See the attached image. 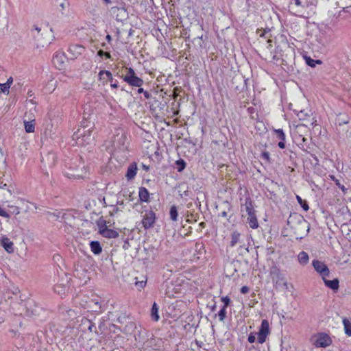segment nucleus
Segmentation results:
<instances>
[{"mask_svg": "<svg viewBox=\"0 0 351 351\" xmlns=\"http://www.w3.org/2000/svg\"><path fill=\"white\" fill-rule=\"evenodd\" d=\"M222 300L223 302H224L225 303V306H226L229 302H230V299L228 298V297H225V298H222Z\"/></svg>", "mask_w": 351, "mask_h": 351, "instance_id": "3c124183", "label": "nucleus"}, {"mask_svg": "<svg viewBox=\"0 0 351 351\" xmlns=\"http://www.w3.org/2000/svg\"><path fill=\"white\" fill-rule=\"evenodd\" d=\"M247 340L250 343H254L256 340L255 335L254 334L251 333L249 335Z\"/></svg>", "mask_w": 351, "mask_h": 351, "instance_id": "a18cd8bd", "label": "nucleus"}, {"mask_svg": "<svg viewBox=\"0 0 351 351\" xmlns=\"http://www.w3.org/2000/svg\"><path fill=\"white\" fill-rule=\"evenodd\" d=\"M343 324L344 327L345 333L351 337V322L347 318L343 319Z\"/></svg>", "mask_w": 351, "mask_h": 351, "instance_id": "bb28decb", "label": "nucleus"}, {"mask_svg": "<svg viewBox=\"0 0 351 351\" xmlns=\"http://www.w3.org/2000/svg\"><path fill=\"white\" fill-rule=\"evenodd\" d=\"M296 199H297L298 203L302 206L303 209L304 210L307 211L309 208L307 203L305 201H303L302 199L299 195L296 196Z\"/></svg>", "mask_w": 351, "mask_h": 351, "instance_id": "c9c22d12", "label": "nucleus"}, {"mask_svg": "<svg viewBox=\"0 0 351 351\" xmlns=\"http://www.w3.org/2000/svg\"><path fill=\"white\" fill-rule=\"evenodd\" d=\"M151 316L155 321H158L159 319L158 308L156 302L152 305Z\"/></svg>", "mask_w": 351, "mask_h": 351, "instance_id": "c85d7f7f", "label": "nucleus"}, {"mask_svg": "<svg viewBox=\"0 0 351 351\" xmlns=\"http://www.w3.org/2000/svg\"><path fill=\"white\" fill-rule=\"evenodd\" d=\"M59 6L60 7V12L62 14H64V11L68 8L69 3L67 0H60L58 2Z\"/></svg>", "mask_w": 351, "mask_h": 351, "instance_id": "7c9ffc66", "label": "nucleus"}, {"mask_svg": "<svg viewBox=\"0 0 351 351\" xmlns=\"http://www.w3.org/2000/svg\"><path fill=\"white\" fill-rule=\"evenodd\" d=\"M295 2V4L298 6H303L301 0H293Z\"/></svg>", "mask_w": 351, "mask_h": 351, "instance_id": "864d4df0", "label": "nucleus"}, {"mask_svg": "<svg viewBox=\"0 0 351 351\" xmlns=\"http://www.w3.org/2000/svg\"><path fill=\"white\" fill-rule=\"evenodd\" d=\"M170 219L173 221H178V213L176 206H172L169 210Z\"/></svg>", "mask_w": 351, "mask_h": 351, "instance_id": "cd10ccee", "label": "nucleus"}, {"mask_svg": "<svg viewBox=\"0 0 351 351\" xmlns=\"http://www.w3.org/2000/svg\"><path fill=\"white\" fill-rule=\"evenodd\" d=\"M278 47L276 48V53L271 57V60H278L280 59H282L283 55L278 53Z\"/></svg>", "mask_w": 351, "mask_h": 351, "instance_id": "79ce46f5", "label": "nucleus"}, {"mask_svg": "<svg viewBox=\"0 0 351 351\" xmlns=\"http://www.w3.org/2000/svg\"><path fill=\"white\" fill-rule=\"evenodd\" d=\"M240 234L237 232H234L231 234V241H230V246L234 247L237 243H241V238H240Z\"/></svg>", "mask_w": 351, "mask_h": 351, "instance_id": "b1692460", "label": "nucleus"}, {"mask_svg": "<svg viewBox=\"0 0 351 351\" xmlns=\"http://www.w3.org/2000/svg\"><path fill=\"white\" fill-rule=\"evenodd\" d=\"M106 3H111V0H103Z\"/></svg>", "mask_w": 351, "mask_h": 351, "instance_id": "e2e57ef3", "label": "nucleus"}, {"mask_svg": "<svg viewBox=\"0 0 351 351\" xmlns=\"http://www.w3.org/2000/svg\"><path fill=\"white\" fill-rule=\"evenodd\" d=\"M8 208H10V213L17 215L20 213V206L19 205H8Z\"/></svg>", "mask_w": 351, "mask_h": 351, "instance_id": "473e14b6", "label": "nucleus"}, {"mask_svg": "<svg viewBox=\"0 0 351 351\" xmlns=\"http://www.w3.org/2000/svg\"><path fill=\"white\" fill-rule=\"evenodd\" d=\"M136 171H137L136 165L134 163L130 165L128 169L127 173L125 176L127 177L128 180H131V179L134 178L136 174Z\"/></svg>", "mask_w": 351, "mask_h": 351, "instance_id": "aec40b11", "label": "nucleus"}, {"mask_svg": "<svg viewBox=\"0 0 351 351\" xmlns=\"http://www.w3.org/2000/svg\"><path fill=\"white\" fill-rule=\"evenodd\" d=\"M312 265L315 270L321 276L322 278L329 276L330 270L324 263L318 260H313Z\"/></svg>", "mask_w": 351, "mask_h": 351, "instance_id": "423d86ee", "label": "nucleus"}, {"mask_svg": "<svg viewBox=\"0 0 351 351\" xmlns=\"http://www.w3.org/2000/svg\"><path fill=\"white\" fill-rule=\"evenodd\" d=\"M60 289V287H59V286L56 285V286L55 287V288H54V290H55V291H56V292H57L58 294H60V295H61V294H62V293H64V290H62V289Z\"/></svg>", "mask_w": 351, "mask_h": 351, "instance_id": "49530a36", "label": "nucleus"}, {"mask_svg": "<svg viewBox=\"0 0 351 351\" xmlns=\"http://www.w3.org/2000/svg\"><path fill=\"white\" fill-rule=\"evenodd\" d=\"M298 260L300 265L304 266L308 264L309 256L306 252L302 251L298 255Z\"/></svg>", "mask_w": 351, "mask_h": 351, "instance_id": "6ab92c4d", "label": "nucleus"}, {"mask_svg": "<svg viewBox=\"0 0 351 351\" xmlns=\"http://www.w3.org/2000/svg\"><path fill=\"white\" fill-rule=\"evenodd\" d=\"M226 306H224L219 312L218 315L220 321H223L226 317Z\"/></svg>", "mask_w": 351, "mask_h": 351, "instance_id": "4c0bfd02", "label": "nucleus"}, {"mask_svg": "<svg viewBox=\"0 0 351 351\" xmlns=\"http://www.w3.org/2000/svg\"><path fill=\"white\" fill-rule=\"evenodd\" d=\"M302 114V112L301 111L300 113L298 114L300 117H301Z\"/></svg>", "mask_w": 351, "mask_h": 351, "instance_id": "338daca9", "label": "nucleus"}, {"mask_svg": "<svg viewBox=\"0 0 351 351\" xmlns=\"http://www.w3.org/2000/svg\"><path fill=\"white\" fill-rule=\"evenodd\" d=\"M177 165L178 167V171L179 172L182 171L186 167V163L183 160H178L177 161Z\"/></svg>", "mask_w": 351, "mask_h": 351, "instance_id": "58836bf2", "label": "nucleus"}, {"mask_svg": "<svg viewBox=\"0 0 351 351\" xmlns=\"http://www.w3.org/2000/svg\"><path fill=\"white\" fill-rule=\"evenodd\" d=\"M84 51V47L78 45H71L69 48V52L72 56V58H75L81 55Z\"/></svg>", "mask_w": 351, "mask_h": 351, "instance_id": "4468645a", "label": "nucleus"}, {"mask_svg": "<svg viewBox=\"0 0 351 351\" xmlns=\"http://www.w3.org/2000/svg\"><path fill=\"white\" fill-rule=\"evenodd\" d=\"M125 141L126 137L122 131L118 132L117 134L113 136L112 139L113 154H115L117 152L123 151L126 149L125 145Z\"/></svg>", "mask_w": 351, "mask_h": 351, "instance_id": "39448f33", "label": "nucleus"}, {"mask_svg": "<svg viewBox=\"0 0 351 351\" xmlns=\"http://www.w3.org/2000/svg\"><path fill=\"white\" fill-rule=\"evenodd\" d=\"M287 223L292 229L296 239H302L308 232V224L301 216H290Z\"/></svg>", "mask_w": 351, "mask_h": 351, "instance_id": "f03ea898", "label": "nucleus"}, {"mask_svg": "<svg viewBox=\"0 0 351 351\" xmlns=\"http://www.w3.org/2000/svg\"><path fill=\"white\" fill-rule=\"evenodd\" d=\"M143 95L146 99H149L150 97V94L147 91H145Z\"/></svg>", "mask_w": 351, "mask_h": 351, "instance_id": "6e6d98bb", "label": "nucleus"}, {"mask_svg": "<svg viewBox=\"0 0 351 351\" xmlns=\"http://www.w3.org/2000/svg\"><path fill=\"white\" fill-rule=\"evenodd\" d=\"M25 130L27 133H32L35 130V120L24 121Z\"/></svg>", "mask_w": 351, "mask_h": 351, "instance_id": "412c9836", "label": "nucleus"}, {"mask_svg": "<svg viewBox=\"0 0 351 351\" xmlns=\"http://www.w3.org/2000/svg\"><path fill=\"white\" fill-rule=\"evenodd\" d=\"M104 56L106 57V58H110V54L108 52H105Z\"/></svg>", "mask_w": 351, "mask_h": 351, "instance_id": "bf43d9fd", "label": "nucleus"}, {"mask_svg": "<svg viewBox=\"0 0 351 351\" xmlns=\"http://www.w3.org/2000/svg\"><path fill=\"white\" fill-rule=\"evenodd\" d=\"M271 276L272 278V280L274 282H275L276 285L283 283L284 285H287V282L284 277L282 276V274L280 273V270L276 268H272L271 270Z\"/></svg>", "mask_w": 351, "mask_h": 351, "instance_id": "f8f14e48", "label": "nucleus"}, {"mask_svg": "<svg viewBox=\"0 0 351 351\" xmlns=\"http://www.w3.org/2000/svg\"><path fill=\"white\" fill-rule=\"evenodd\" d=\"M330 180L335 182L336 185L343 192V193H346L347 191V189L342 184H341L339 180L335 178V176L330 175L329 176Z\"/></svg>", "mask_w": 351, "mask_h": 351, "instance_id": "c756f323", "label": "nucleus"}, {"mask_svg": "<svg viewBox=\"0 0 351 351\" xmlns=\"http://www.w3.org/2000/svg\"><path fill=\"white\" fill-rule=\"evenodd\" d=\"M325 285L331 289L332 290L336 291L339 289V280L337 278H335L332 280H328L326 277L322 278Z\"/></svg>", "mask_w": 351, "mask_h": 351, "instance_id": "dca6fc26", "label": "nucleus"}, {"mask_svg": "<svg viewBox=\"0 0 351 351\" xmlns=\"http://www.w3.org/2000/svg\"><path fill=\"white\" fill-rule=\"evenodd\" d=\"M149 197L147 189L144 187L140 188L139 189V197L141 201L147 202Z\"/></svg>", "mask_w": 351, "mask_h": 351, "instance_id": "a878e982", "label": "nucleus"}, {"mask_svg": "<svg viewBox=\"0 0 351 351\" xmlns=\"http://www.w3.org/2000/svg\"><path fill=\"white\" fill-rule=\"evenodd\" d=\"M247 212L248 213L247 221L249 226L252 228H256L258 226L257 219L252 211V209L250 206L246 207Z\"/></svg>", "mask_w": 351, "mask_h": 351, "instance_id": "ddd939ff", "label": "nucleus"}, {"mask_svg": "<svg viewBox=\"0 0 351 351\" xmlns=\"http://www.w3.org/2000/svg\"><path fill=\"white\" fill-rule=\"evenodd\" d=\"M66 62V58L62 53H57L53 58V63L59 70H62L65 67Z\"/></svg>", "mask_w": 351, "mask_h": 351, "instance_id": "9b49d317", "label": "nucleus"}, {"mask_svg": "<svg viewBox=\"0 0 351 351\" xmlns=\"http://www.w3.org/2000/svg\"><path fill=\"white\" fill-rule=\"evenodd\" d=\"M241 292L242 293H247L249 292V288L246 286H243V287H241Z\"/></svg>", "mask_w": 351, "mask_h": 351, "instance_id": "09e8293b", "label": "nucleus"}, {"mask_svg": "<svg viewBox=\"0 0 351 351\" xmlns=\"http://www.w3.org/2000/svg\"><path fill=\"white\" fill-rule=\"evenodd\" d=\"M274 132H275L278 139L282 141H285V134L282 129H274Z\"/></svg>", "mask_w": 351, "mask_h": 351, "instance_id": "2f4dec72", "label": "nucleus"}, {"mask_svg": "<svg viewBox=\"0 0 351 351\" xmlns=\"http://www.w3.org/2000/svg\"><path fill=\"white\" fill-rule=\"evenodd\" d=\"M278 147L281 149H284L285 147V141H280L278 144Z\"/></svg>", "mask_w": 351, "mask_h": 351, "instance_id": "8fccbe9b", "label": "nucleus"}, {"mask_svg": "<svg viewBox=\"0 0 351 351\" xmlns=\"http://www.w3.org/2000/svg\"><path fill=\"white\" fill-rule=\"evenodd\" d=\"M93 128V123L90 121L82 123L72 136V141L75 142L73 145L84 147L90 144L93 141L91 135Z\"/></svg>", "mask_w": 351, "mask_h": 351, "instance_id": "f257e3e1", "label": "nucleus"}, {"mask_svg": "<svg viewBox=\"0 0 351 351\" xmlns=\"http://www.w3.org/2000/svg\"><path fill=\"white\" fill-rule=\"evenodd\" d=\"M110 86L112 88H117L118 87V85L116 83L111 84Z\"/></svg>", "mask_w": 351, "mask_h": 351, "instance_id": "052dcab7", "label": "nucleus"}, {"mask_svg": "<svg viewBox=\"0 0 351 351\" xmlns=\"http://www.w3.org/2000/svg\"><path fill=\"white\" fill-rule=\"evenodd\" d=\"M12 82H13V78H12V77H10L8 79V80H7V82H6L5 83H6L9 86H11V84H12Z\"/></svg>", "mask_w": 351, "mask_h": 351, "instance_id": "603ef678", "label": "nucleus"}, {"mask_svg": "<svg viewBox=\"0 0 351 351\" xmlns=\"http://www.w3.org/2000/svg\"><path fill=\"white\" fill-rule=\"evenodd\" d=\"M331 343L330 337L325 333L319 334L315 339L314 346L317 348H326Z\"/></svg>", "mask_w": 351, "mask_h": 351, "instance_id": "6e6552de", "label": "nucleus"}, {"mask_svg": "<svg viewBox=\"0 0 351 351\" xmlns=\"http://www.w3.org/2000/svg\"><path fill=\"white\" fill-rule=\"evenodd\" d=\"M87 173V169L84 162L79 160L71 164L68 169L64 172L65 176L70 179H79L84 178Z\"/></svg>", "mask_w": 351, "mask_h": 351, "instance_id": "7ed1b4c3", "label": "nucleus"}, {"mask_svg": "<svg viewBox=\"0 0 351 351\" xmlns=\"http://www.w3.org/2000/svg\"><path fill=\"white\" fill-rule=\"evenodd\" d=\"M91 251L95 254H99L101 252V247L98 241H91L90 243Z\"/></svg>", "mask_w": 351, "mask_h": 351, "instance_id": "5701e85b", "label": "nucleus"}, {"mask_svg": "<svg viewBox=\"0 0 351 351\" xmlns=\"http://www.w3.org/2000/svg\"><path fill=\"white\" fill-rule=\"evenodd\" d=\"M110 14L117 21H122L127 17V12L123 8L112 7L110 10Z\"/></svg>", "mask_w": 351, "mask_h": 351, "instance_id": "1a4fd4ad", "label": "nucleus"}, {"mask_svg": "<svg viewBox=\"0 0 351 351\" xmlns=\"http://www.w3.org/2000/svg\"><path fill=\"white\" fill-rule=\"evenodd\" d=\"M269 333V322L266 319L262 321L259 331L258 332V341L259 343L265 342L267 335Z\"/></svg>", "mask_w": 351, "mask_h": 351, "instance_id": "0eeeda50", "label": "nucleus"}, {"mask_svg": "<svg viewBox=\"0 0 351 351\" xmlns=\"http://www.w3.org/2000/svg\"><path fill=\"white\" fill-rule=\"evenodd\" d=\"M155 213L153 211L150 210L149 212H147L145 214L143 219L142 220L143 227L145 229H148L152 227L155 222Z\"/></svg>", "mask_w": 351, "mask_h": 351, "instance_id": "9d476101", "label": "nucleus"}, {"mask_svg": "<svg viewBox=\"0 0 351 351\" xmlns=\"http://www.w3.org/2000/svg\"><path fill=\"white\" fill-rule=\"evenodd\" d=\"M102 232V236L106 238H116L119 236L118 232L112 229L103 230Z\"/></svg>", "mask_w": 351, "mask_h": 351, "instance_id": "393cba45", "label": "nucleus"}, {"mask_svg": "<svg viewBox=\"0 0 351 351\" xmlns=\"http://www.w3.org/2000/svg\"><path fill=\"white\" fill-rule=\"evenodd\" d=\"M111 39H112V38H111V36H110L109 34H108V35L106 36V40H107L108 42H110Z\"/></svg>", "mask_w": 351, "mask_h": 351, "instance_id": "680f3d73", "label": "nucleus"}, {"mask_svg": "<svg viewBox=\"0 0 351 351\" xmlns=\"http://www.w3.org/2000/svg\"><path fill=\"white\" fill-rule=\"evenodd\" d=\"M125 82L132 86L141 87L143 84V80L136 75L126 80Z\"/></svg>", "mask_w": 351, "mask_h": 351, "instance_id": "a211bd4d", "label": "nucleus"}, {"mask_svg": "<svg viewBox=\"0 0 351 351\" xmlns=\"http://www.w3.org/2000/svg\"><path fill=\"white\" fill-rule=\"evenodd\" d=\"M99 226V232L102 235V230L108 229L107 226L106 225V222L103 221L102 222H99L98 223Z\"/></svg>", "mask_w": 351, "mask_h": 351, "instance_id": "a19ab883", "label": "nucleus"}, {"mask_svg": "<svg viewBox=\"0 0 351 351\" xmlns=\"http://www.w3.org/2000/svg\"><path fill=\"white\" fill-rule=\"evenodd\" d=\"M144 92H145V90H143V88L139 87V88L138 89V93H143Z\"/></svg>", "mask_w": 351, "mask_h": 351, "instance_id": "13d9d810", "label": "nucleus"}, {"mask_svg": "<svg viewBox=\"0 0 351 351\" xmlns=\"http://www.w3.org/2000/svg\"><path fill=\"white\" fill-rule=\"evenodd\" d=\"M119 210H119V208L118 207L114 206L112 208V210L110 211V214H111L112 216H114V215H117L119 213Z\"/></svg>", "mask_w": 351, "mask_h": 351, "instance_id": "c03bdc74", "label": "nucleus"}, {"mask_svg": "<svg viewBox=\"0 0 351 351\" xmlns=\"http://www.w3.org/2000/svg\"><path fill=\"white\" fill-rule=\"evenodd\" d=\"M227 212L226 210H223L222 211L220 214H219V216H221L223 217H227Z\"/></svg>", "mask_w": 351, "mask_h": 351, "instance_id": "5fc2aeb1", "label": "nucleus"}, {"mask_svg": "<svg viewBox=\"0 0 351 351\" xmlns=\"http://www.w3.org/2000/svg\"><path fill=\"white\" fill-rule=\"evenodd\" d=\"M0 216L5 218H10V214L1 208H0Z\"/></svg>", "mask_w": 351, "mask_h": 351, "instance_id": "37998d69", "label": "nucleus"}, {"mask_svg": "<svg viewBox=\"0 0 351 351\" xmlns=\"http://www.w3.org/2000/svg\"><path fill=\"white\" fill-rule=\"evenodd\" d=\"M224 204L226 206V207H228L229 208L230 205H229V204L227 202H225Z\"/></svg>", "mask_w": 351, "mask_h": 351, "instance_id": "0e129e2a", "label": "nucleus"}, {"mask_svg": "<svg viewBox=\"0 0 351 351\" xmlns=\"http://www.w3.org/2000/svg\"><path fill=\"white\" fill-rule=\"evenodd\" d=\"M245 250L248 252V248L247 247H245Z\"/></svg>", "mask_w": 351, "mask_h": 351, "instance_id": "774afa93", "label": "nucleus"}, {"mask_svg": "<svg viewBox=\"0 0 351 351\" xmlns=\"http://www.w3.org/2000/svg\"><path fill=\"white\" fill-rule=\"evenodd\" d=\"M127 73L123 77V80L125 82L126 80L130 79L131 77L136 75V73L133 69L132 68H128L127 69Z\"/></svg>", "mask_w": 351, "mask_h": 351, "instance_id": "f704fd0d", "label": "nucleus"}, {"mask_svg": "<svg viewBox=\"0 0 351 351\" xmlns=\"http://www.w3.org/2000/svg\"><path fill=\"white\" fill-rule=\"evenodd\" d=\"M10 88V86H9L6 83H4V84H0V88H1V90L3 93H7L8 94L9 93V88Z\"/></svg>", "mask_w": 351, "mask_h": 351, "instance_id": "ea45409f", "label": "nucleus"}, {"mask_svg": "<svg viewBox=\"0 0 351 351\" xmlns=\"http://www.w3.org/2000/svg\"><path fill=\"white\" fill-rule=\"evenodd\" d=\"M37 32L34 35V40L37 48H42L48 46L51 41V34L49 31L41 32V29L38 27L35 28Z\"/></svg>", "mask_w": 351, "mask_h": 351, "instance_id": "20e7f679", "label": "nucleus"}, {"mask_svg": "<svg viewBox=\"0 0 351 351\" xmlns=\"http://www.w3.org/2000/svg\"><path fill=\"white\" fill-rule=\"evenodd\" d=\"M93 326H90L88 327V329H89L90 331H92V328H93Z\"/></svg>", "mask_w": 351, "mask_h": 351, "instance_id": "69168bd1", "label": "nucleus"}, {"mask_svg": "<svg viewBox=\"0 0 351 351\" xmlns=\"http://www.w3.org/2000/svg\"><path fill=\"white\" fill-rule=\"evenodd\" d=\"M17 204L20 206V210L23 209L25 213H27L30 209V206L32 204L23 199H19L17 201Z\"/></svg>", "mask_w": 351, "mask_h": 351, "instance_id": "4be33fe9", "label": "nucleus"}, {"mask_svg": "<svg viewBox=\"0 0 351 351\" xmlns=\"http://www.w3.org/2000/svg\"><path fill=\"white\" fill-rule=\"evenodd\" d=\"M1 244L8 253H13L14 251V243L8 237H3L1 239Z\"/></svg>", "mask_w": 351, "mask_h": 351, "instance_id": "2eb2a0df", "label": "nucleus"}, {"mask_svg": "<svg viewBox=\"0 0 351 351\" xmlns=\"http://www.w3.org/2000/svg\"><path fill=\"white\" fill-rule=\"evenodd\" d=\"M262 158H263L266 160L269 161V154L267 152H263Z\"/></svg>", "mask_w": 351, "mask_h": 351, "instance_id": "de8ad7c7", "label": "nucleus"}, {"mask_svg": "<svg viewBox=\"0 0 351 351\" xmlns=\"http://www.w3.org/2000/svg\"><path fill=\"white\" fill-rule=\"evenodd\" d=\"M147 280H136L135 285L138 289H141L145 287L146 285Z\"/></svg>", "mask_w": 351, "mask_h": 351, "instance_id": "e433bc0d", "label": "nucleus"}, {"mask_svg": "<svg viewBox=\"0 0 351 351\" xmlns=\"http://www.w3.org/2000/svg\"><path fill=\"white\" fill-rule=\"evenodd\" d=\"M98 77L100 81L103 82V84L107 82L108 80L112 81L113 77L112 73L109 71L102 70L99 71L98 74Z\"/></svg>", "mask_w": 351, "mask_h": 351, "instance_id": "f3484780", "label": "nucleus"}, {"mask_svg": "<svg viewBox=\"0 0 351 351\" xmlns=\"http://www.w3.org/2000/svg\"><path fill=\"white\" fill-rule=\"evenodd\" d=\"M305 60H306V64L311 67H314L316 64H319L322 63L321 60H315L311 58L310 57H306L305 58Z\"/></svg>", "mask_w": 351, "mask_h": 351, "instance_id": "72a5a7b5", "label": "nucleus"}, {"mask_svg": "<svg viewBox=\"0 0 351 351\" xmlns=\"http://www.w3.org/2000/svg\"><path fill=\"white\" fill-rule=\"evenodd\" d=\"M104 53H105V52H104V51H102V50H99V51H98V55H99V56H104Z\"/></svg>", "mask_w": 351, "mask_h": 351, "instance_id": "4d7b16f0", "label": "nucleus"}]
</instances>
